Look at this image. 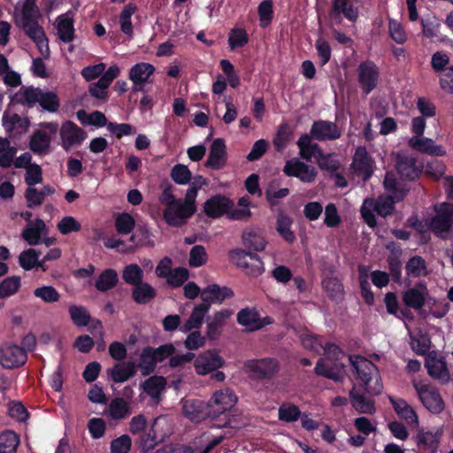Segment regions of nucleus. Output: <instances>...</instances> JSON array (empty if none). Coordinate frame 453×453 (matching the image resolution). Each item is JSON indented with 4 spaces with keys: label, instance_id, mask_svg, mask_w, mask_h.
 <instances>
[{
    "label": "nucleus",
    "instance_id": "obj_36",
    "mask_svg": "<svg viewBox=\"0 0 453 453\" xmlns=\"http://www.w3.org/2000/svg\"><path fill=\"white\" fill-rule=\"evenodd\" d=\"M51 143V136L44 130H35L30 137L29 149L38 155L47 154Z\"/></svg>",
    "mask_w": 453,
    "mask_h": 453
},
{
    "label": "nucleus",
    "instance_id": "obj_62",
    "mask_svg": "<svg viewBox=\"0 0 453 453\" xmlns=\"http://www.w3.org/2000/svg\"><path fill=\"white\" fill-rule=\"evenodd\" d=\"M172 180L180 185H186L191 180V172L185 165H175L171 171Z\"/></svg>",
    "mask_w": 453,
    "mask_h": 453
},
{
    "label": "nucleus",
    "instance_id": "obj_49",
    "mask_svg": "<svg viewBox=\"0 0 453 453\" xmlns=\"http://www.w3.org/2000/svg\"><path fill=\"white\" fill-rule=\"evenodd\" d=\"M259 312L256 309L244 308L237 313L238 324L246 326L250 331H255L258 322Z\"/></svg>",
    "mask_w": 453,
    "mask_h": 453
},
{
    "label": "nucleus",
    "instance_id": "obj_31",
    "mask_svg": "<svg viewBox=\"0 0 453 453\" xmlns=\"http://www.w3.org/2000/svg\"><path fill=\"white\" fill-rule=\"evenodd\" d=\"M343 367L344 365L339 367L336 364L329 365L326 363L324 358H319L316 363L313 372L318 376L326 378L334 382H342L344 379L342 372V368Z\"/></svg>",
    "mask_w": 453,
    "mask_h": 453
},
{
    "label": "nucleus",
    "instance_id": "obj_44",
    "mask_svg": "<svg viewBox=\"0 0 453 453\" xmlns=\"http://www.w3.org/2000/svg\"><path fill=\"white\" fill-rule=\"evenodd\" d=\"M136 11V4L134 3H128L125 5L119 15L120 30L128 37H132L134 34L131 18Z\"/></svg>",
    "mask_w": 453,
    "mask_h": 453
},
{
    "label": "nucleus",
    "instance_id": "obj_55",
    "mask_svg": "<svg viewBox=\"0 0 453 453\" xmlns=\"http://www.w3.org/2000/svg\"><path fill=\"white\" fill-rule=\"evenodd\" d=\"M405 270L408 275L413 277H419L426 274V260L420 256H414L411 257L405 265Z\"/></svg>",
    "mask_w": 453,
    "mask_h": 453
},
{
    "label": "nucleus",
    "instance_id": "obj_35",
    "mask_svg": "<svg viewBox=\"0 0 453 453\" xmlns=\"http://www.w3.org/2000/svg\"><path fill=\"white\" fill-rule=\"evenodd\" d=\"M388 399L394 411L401 418L405 419L411 425L418 424V418L416 411L405 400L402 398L395 399L393 396H389Z\"/></svg>",
    "mask_w": 453,
    "mask_h": 453
},
{
    "label": "nucleus",
    "instance_id": "obj_63",
    "mask_svg": "<svg viewBox=\"0 0 453 453\" xmlns=\"http://www.w3.org/2000/svg\"><path fill=\"white\" fill-rule=\"evenodd\" d=\"M189 276L188 269L184 267H176L166 278L167 284L173 288H179L188 280Z\"/></svg>",
    "mask_w": 453,
    "mask_h": 453
},
{
    "label": "nucleus",
    "instance_id": "obj_48",
    "mask_svg": "<svg viewBox=\"0 0 453 453\" xmlns=\"http://www.w3.org/2000/svg\"><path fill=\"white\" fill-rule=\"evenodd\" d=\"M165 384L166 381L163 376H151L143 382L142 388L147 395L152 398H157L160 395Z\"/></svg>",
    "mask_w": 453,
    "mask_h": 453
},
{
    "label": "nucleus",
    "instance_id": "obj_64",
    "mask_svg": "<svg viewBox=\"0 0 453 453\" xmlns=\"http://www.w3.org/2000/svg\"><path fill=\"white\" fill-rule=\"evenodd\" d=\"M57 228L60 234L66 235L72 232H79L81 225L73 217L65 216L58 223Z\"/></svg>",
    "mask_w": 453,
    "mask_h": 453
},
{
    "label": "nucleus",
    "instance_id": "obj_4",
    "mask_svg": "<svg viewBox=\"0 0 453 453\" xmlns=\"http://www.w3.org/2000/svg\"><path fill=\"white\" fill-rule=\"evenodd\" d=\"M434 211V215L427 220L426 225L437 237L445 238L444 234L453 229V203H435Z\"/></svg>",
    "mask_w": 453,
    "mask_h": 453
},
{
    "label": "nucleus",
    "instance_id": "obj_42",
    "mask_svg": "<svg viewBox=\"0 0 453 453\" xmlns=\"http://www.w3.org/2000/svg\"><path fill=\"white\" fill-rule=\"evenodd\" d=\"M368 202L369 206L382 218L391 215L395 209V201L391 196H379L375 201L368 200Z\"/></svg>",
    "mask_w": 453,
    "mask_h": 453
},
{
    "label": "nucleus",
    "instance_id": "obj_11",
    "mask_svg": "<svg viewBox=\"0 0 453 453\" xmlns=\"http://www.w3.org/2000/svg\"><path fill=\"white\" fill-rule=\"evenodd\" d=\"M182 413L185 418L195 423L209 419L212 426V414L208 402L200 399H187L182 401Z\"/></svg>",
    "mask_w": 453,
    "mask_h": 453
},
{
    "label": "nucleus",
    "instance_id": "obj_22",
    "mask_svg": "<svg viewBox=\"0 0 453 453\" xmlns=\"http://www.w3.org/2000/svg\"><path fill=\"white\" fill-rule=\"evenodd\" d=\"M227 160L226 147L222 138L215 139L210 148L204 166L212 170L222 169Z\"/></svg>",
    "mask_w": 453,
    "mask_h": 453
},
{
    "label": "nucleus",
    "instance_id": "obj_26",
    "mask_svg": "<svg viewBox=\"0 0 453 453\" xmlns=\"http://www.w3.org/2000/svg\"><path fill=\"white\" fill-rule=\"evenodd\" d=\"M349 396L351 406L358 413L373 414L376 411L374 400L360 393L355 385L350 389Z\"/></svg>",
    "mask_w": 453,
    "mask_h": 453
},
{
    "label": "nucleus",
    "instance_id": "obj_21",
    "mask_svg": "<svg viewBox=\"0 0 453 453\" xmlns=\"http://www.w3.org/2000/svg\"><path fill=\"white\" fill-rule=\"evenodd\" d=\"M395 168L401 179L404 180L413 181L421 173V168L417 165L416 158L405 154H397Z\"/></svg>",
    "mask_w": 453,
    "mask_h": 453
},
{
    "label": "nucleus",
    "instance_id": "obj_52",
    "mask_svg": "<svg viewBox=\"0 0 453 453\" xmlns=\"http://www.w3.org/2000/svg\"><path fill=\"white\" fill-rule=\"evenodd\" d=\"M292 223L293 220L288 216L280 215L277 219V232L288 243H292L296 240V235L291 230Z\"/></svg>",
    "mask_w": 453,
    "mask_h": 453
},
{
    "label": "nucleus",
    "instance_id": "obj_50",
    "mask_svg": "<svg viewBox=\"0 0 453 453\" xmlns=\"http://www.w3.org/2000/svg\"><path fill=\"white\" fill-rule=\"evenodd\" d=\"M229 316L227 311H218L215 313L213 319L207 324V337L210 340H216L221 334L224 320Z\"/></svg>",
    "mask_w": 453,
    "mask_h": 453
},
{
    "label": "nucleus",
    "instance_id": "obj_59",
    "mask_svg": "<svg viewBox=\"0 0 453 453\" xmlns=\"http://www.w3.org/2000/svg\"><path fill=\"white\" fill-rule=\"evenodd\" d=\"M249 42V35L243 28H233L228 35V44L231 50L245 46Z\"/></svg>",
    "mask_w": 453,
    "mask_h": 453
},
{
    "label": "nucleus",
    "instance_id": "obj_47",
    "mask_svg": "<svg viewBox=\"0 0 453 453\" xmlns=\"http://www.w3.org/2000/svg\"><path fill=\"white\" fill-rule=\"evenodd\" d=\"M157 361L154 357L152 347H145L141 353L139 367L142 375L148 376L152 373L157 366Z\"/></svg>",
    "mask_w": 453,
    "mask_h": 453
},
{
    "label": "nucleus",
    "instance_id": "obj_3",
    "mask_svg": "<svg viewBox=\"0 0 453 453\" xmlns=\"http://www.w3.org/2000/svg\"><path fill=\"white\" fill-rule=\"evenodd\" d=\"M12 101L16 104L33 108L36 104L46 111L57 112L60 107V101L58 95L53 91H42L40 88L22 87L16 93Z\"/></svg>",
    "mask_w": 453,
    "mask_h": 453
},
{
    "label": "nucleus",
    "instance_id": "obj_12",
    "mask_svg": "<svg viewBox=\"0 0 453 453\" xmlns=\"http://www.w3.org/2000/svg\"><path fill=\"white\" fill-rule=\"evenodd\" d=\"M425 367L428 375L441 384H447L450 380V373L448 368L446 358L438 357L435 351L428 353L425 360Z\"/></svg>",
    "mask_w": 453,
    "mask_h": 453
},
{
    "label": "nucleus",
    "instance_id": "obj_32",
    "mask_svg": "<svg viewBox=\"0 0 453 453\" xmlns=\"http://www.w3.org/2000/svg\"><path fill=\"white\" fill-rule=\"evenodd\" d=\"M441 436V432L439 430L435 432L420 430L417 434L416 443L420 450L436 453Z\"/></svg>",
    "mask_w": 453,
    "mask_h": 453
},
{
    "label": "nucleus",
    "instance_id": "obj_61",
    "mask_svg": "<svg viewBox=\"0 0 453 453\" xmlns=\"http://www.w3.org/2000/svg\"><path fill=\"white\" fill-rule=\"evenodd\" d=\"M208 255L203 245H195L189 252L188 264L191 267H200L206 264Z\"/></svg>",
    "mask_w": 453,
    "mask_h": 453
},
{
    "label": "nucleus",
    "instance_id": "obj_19",
    "mask_svg": "<svg viewBox=\"0 0 453 453\" xmlns=\"http://www.w3.org/2000/svg\"><path fill=\"white\" fill-rule=\"evenodd\" d=\"M225 361L216 350H207L196 357L194 362L196 372L206 375L222 367Z\"/></svg>",
    "mask_w": 453,
    "mask_h": 453
},
{
    "label": "nucleus",
    "instance_id": "obj_54",
    "mask_svg": "<svg viewBox=\"0 0 453 453\" xmlns=\"http://www.w3.org/2000/svg\"><path fill=\"white\" fill-rule=\"evenodd\" d=\"M292 136V132L288 124H280L278 127L277 133L273 140V146L278 152H281L289 142Z\"/></svg>",
    "mask_w": 453,
    "mask_h": 453
},
{
    "label": "nucleus",
    "instance_id": "obj_27",
    "mask_svg": "<svg viewBox=\"0 0 453 453\" xmlns=\"http://www.w3.org/2000/svg\"><path fill=\"white\" fill-rule=\"evenodd\" d=\"M198 190L189 186L188 188L185 199L180 198L179 203V218L181 219V226L185 225L188 219H190L196 211V198Z\"/></svg>",
    "mask_w": 453,
    "mask_h": 453
},
{
    "label": "nucleus",
    "instance_id": "obj_5",
    "mask_svg": "<svg viewBox=\"0 0 453 453\" xmlns=\"http://www.w3.org/2000/svg\"><path fill=\"white\" fill-rule=\"evenodd\" d=\"M161 193L158 196V202L165 205L163 211V219L165 223L173 227L181 226V219L179 218V203L180 198H177L174 194V187L166 182L161 184Z\"/></svg>",
    "mask_w": 453,
    "mask_h": 453
},
{
    "label": "nucleus",
    "instance_id": "obj_33",
    "mask_svg": "<svg viewBox=\"0 0 453 453\" xmlns=\"http://www.w3.org/2000/svg\"><path fill=\"white\" fill-rule=\"evenodd\" d=\"M57 21L58 38L65 43L71 42L74 38V20L71 12L59 15Z\"/></svg>",
    "mask_w": 453,
    "mask_h": 453
},
{
    "label": "nucleus",
    "instance_id": "obj_6",
    "mask_svg": "<svg viewBox=\"0 0 453 453\" xmlns=\"http://www.w3.org/2000/svg\"><path fill=\"white\" fill-rule=\"evenodd\" d=\"M231 261L244 273L252 277L260 276L264 271V263L260 257L255 252L246 251L242 249H235L230 251Z\"/></svg>",
    "mask_w": 453,
    "mask_h": 453
},
{
    "label": "nucleus",
    "instance_id": "obj_30",
    "mask_svg": "<svg viewBox=\"0 0 453 453\" xmlns=\"http://www.w3.org/2000/svg\"><path fill=\"white\" fill-rule=\"evenodd\" d=\"M210 308L211 304L207 303L196 305L188 320L181 326L180 331L188 333L193 329H199Z\"/></svg>",
    "mask_w": 453,
    "mask_h": 453
},
{
    "label": "nucleus",
    "instance_id": "obj_1",
    "mask_svg": "<svg viewBox=\"0 0 453 453\" xmlns=\"http://www.w3.org/2000/svg\"><path fill=\"white\" fill-rule=\"evenodd\" d=\"M234 392L228 388L217 390L208 401L212 414V426L218 428L240 429L242 424L235 418H230L229 412L237 403Z\"/></svg>",
    "mask_w": 453,
    "mask_h": 453
},
{
    "label": "nucleus",
    "instance_id": "obj_9",
    "mask_svg": "<svg viewBox=\"0 0 453 453\" xmlns=\"http://www.w3.org/2000/svg\"><path fill=\"white\" fill-rule=\"evenodd\" d=\"M413 388L423 406L431 413L440 414L443 411L445 403L435 387L430 384L414 381Z\"/></svg>",
    "mask_w": 453,
    "mask_h": 453
},
{
    "label": "nucleus",
    "instance_id": "obj_14",
    "mask_svg": "<svg viewBox=\"0 0 453 453\" xmlns=\"http://www.w3.org/2000/svg\"><path fill=\"white\" fill-rule=\"evenodd\" d=\"M27 359L26 350L18 345H3L0 347V365L6 369L18 368Z\"/></svg>",
    "mask_w": 453,
    "mask_h": 453
},
{
    "label": "nucleus",
    "instance_id": "obj_43",
    "mask_svg": "<svg viewBox=\"0 0 453 453\" xmlns=\"http://www.w3.org/2000/svg\"><path fill=\"white\" fill-rule=\"evenodd\" d=\"M19 443V436L14 431L4 430L0 434V453H16Z\"/></svg>",
    "mask_w": 453,
    "mask_h": 453
},
{
    "label": "nucleus",
    "instance_id": "obj_51",
    "mask_svg": "<svg viewBox=\"0 0 453 453\" xmlns=\"http://www.w3.org/2000/svg\"><path fill=\"white\" fill-rule=\"evenodd\" d=\"M114 226L118 234H129L135 227V220L131 214L122 212L115 218Z\"/></svg>",
    "mask_w": 453,
    "mask_h": 453
},
{
    "label": "nucleus",
    "instance_id": "obj_56",
    "mask_svg": "<svg viewBox=\"0 0 453 453\" xmlns=\"http://www.w3.org/2000/svg\"><path fill=\"white\" fill-rule=\"evenodd\" d=\"M301 414L299 407L291 403H283L278 410L279 419L287 423L298 420Z\"/></svg>",
    "mask_w": 453,
    "mask_h": 453
},
{
    "label": "nucleus",
    "instance_id": "obj_15",
    "mask_svg": "<svg viewBox=\"0 0 453 453\" xmlns=\"http://www.w3.org/2000/svg\"><path fill=\"white\" fill-rule=\"evenodd\" d=\"M59 134L62 142L61 145L65 151L70 150L74 146L81 145L87 136L86 132L71 120L62 123Z\"/></svg>",
    "mask_w": 453,
    "mask_h": 453
},
{
    "label": "nucleus",
    "instance_id": "obj_41",
    "mask_svg": "<svg viewBox=\"0 0 453 453\" xmlns=\"http://www.w3.org/2000/svg\"><path fill=\"white\" fill-rule=\"evenodd\" d=\"M322 288L332 301L339 302L342 300L344 296V288L339 279L335 277L324 279L322 280Z\"/></svg>",
    "mask_w": 453,
    "mask_h": 453
},
{
    "label": "nucleus",
    "instance_id": "obj_45",
    "mask_svg": "<svg viewBox=\"0 0 453 453\" xmlns=\"http://www.w3.org/2000/svg\"><path fill=\"white\" fill-rule=\"evenodd\" d=\"M144 277L143 270L137 264H130L122 271L123 280L133 287L142 282Z\"/></svg>",
    "mask_w": 453,
    "mask_h": 453
},
{
    "label": "nucleus",
    "instance_id": "obj_38",
    "mask_svg": "<svg viewBox=\"0 0 453 453\" xmlns=\"http://www.w3.org/2000/svg\"><path fill=\"white\" fill-rule=\"evenodd\" d=\"M157 296L156 289L147 282H141L133 287L131 296L138 304H147Z\"/></svg>",
    "mask_w": 453,
    "mask_h": 453
},
{
    "label": "nucleus",
    "instance_id": "obj_60",
    "mask_svg": "<svg viewBox=\"0 0 453 453\" xmlns=\"http://www.w3.org/2000/svg\"><path fill=\"white\" fill-rule=\"evenodd\" d=\"M69 314L77 326H86L89 323L90 315L87 310L82 306L72 305L69 307Z\"/></svg>",
    "mask_w": 453,
    "mask_h": 453
},
{
    "label": "nucleus",
    "instance_id": "obj_7",
    "mask_svg": "<svg viewBox=\"0 0 453 453\" xmlns=\"http://www.w3.org/2000/svg\"><path fill=\"white\" fill-rule=\"evenodd\" d=\"M244 368L252 380H272L280 371V363L273 357L250 359L244 363Z\"/></svg>",
    "mask_w": 453,
    "mask_h": 453
},
{
    "label": "nucleus",
    "instance_id": "obj_58",
    "mask_svg": "<svg viewBox=\"0 0 453 453\" xmlns=\"http://www.w3.org/2000/svg\"><path fill=\"white\" fill-rule=\"evenodd\" d=\"M40 255L41 252L35 249L25 250L19 256V264L24 270L30 271L36 266Z\"/></svg>",
    "mask_w": 453,
    "mask_h": 453
},
{
    "label": "nucleus",
    "instance_id": "obj_16",
    "mask_svg": "<svg viewBox=\"0 0 453 453\" xmlns=\"http://www.w3.org/2000/svg\"><path fill=\"white\" fill-rule=\"evenodd\" d=\"M328 16L336 23H341L342 17L350 22H356L359 13L351 0H332Z\"/></svg>",
    "mask_w": 453,
    "mask_h": 453
},
{
    "label": "nucleus",
    "instance_id": "obj_40",
    "mask_svg": "<svg viewBox=\"0 0 453 453\" xmlns=\"http://www.w3.org/2000/svg\"><path fill=\"white\" fill-rule=\"evenodd\" d=\"M119 281L118 273L114 269L104 270L95 282V288L100 292H106L117 285Z\"/></svg>",
    "mask_w": 453,
    "mask_h": 453
},
{
    "label": "nucleus",
    "instance_id": "obj_39",
    "mask_svg": "<svg viewBox=\"0 0 453 453\" xmlns=\"http://www.w3.org/2000/svg\"><path fill=\"white\" fill-rule=\"evenodd\" d=\"M45 229L46 225L44 221L41 219H36L34 226L23 229L21 236L28 245L35 246L41 242V236Z\"/></svg>",
    "mask_w": 453,
    "mask_h": 453
},
{
    "label": "nucleus",
    "instance_id": "obj_25",
    "mask_svg": "<svg viewBox=\"0 0 453 453\" xmlns=\"http://www.w3.org/2000/svg\"><path fill=\"white\" fill-rule=\"evenodd\" d=\"M234 296V291L228 287H219L218 284H211L204 288L201 292L203 303H221L226 298Z\"/></svg>",
    "mask_w": 453,
    "mask_h": 453
},
{
    "label": "nucleus",
    "instance_id": "obj_8",
    "mask_svg": "<svg viewBox=\"0 0 453 453\" xmlns=\"http://www.w3.org/2000/svg\"><path fill=\"white\" fill-rule=\"evenodd\" d=\"M38 15L39 12H21L20 17L16 18L15 23L23 29L24 33L38 48L43 44L48 48V39L45 32L37 21Z\"/></svg>",
    "mask_w": 453,
    "mask_h": 453
},
{
    "label": "nucleus",
    "instance_id": "obj_2",
    "mask_svg": "<svg viewBox=\"0 0 453 453\" xmlns=\"http://www.w3.org/2000/svg\"><path fill=\"white\" fill-rule=\"evenodd\" d=\"M349 361L365 392L372 396L380 395L383 384L376 365L360 355H349Z\"/></svg>",
    "mask_w": 453,
    "mask_h": 453
},
{
    "label": "nucleus",
    "instance_id": "obj_57",
    "mask_svg": "<svg viewBox=\"0 0 453 453\" xmlns=\"http://www.w3.org/2000/svg\"><path fill=\"white\" fill-rule=\"evenodd\" d=\"M260 27H267L273 19V4L272 0L262 1L257 7Z\"/></svg>",
    "mask_w": 453,
    "mask_h": 453
},
{
    "label": "nucleus",
    "instance_id": "obj_23",
    "mask_svg": "<svg viewBox=\"0 0 453 453\" xmlns=\"http://www.w3.org/2000/svg\"><path fill=\"white\" fill-rule=\"evenodd\" d=\"M427 296L426 284L418 282L413 288H410L403 293V302L408 308L420 310L424 307Z\"/></svg>",
    "mask_w": 453,
    "mask_h": 453
},
{
    "label": "nucleus",
    "instance_id": "obj_13",
    "mask_svg": "<svg viewBox=\"0 0 453 453\" xmlns=\"http://www.w3.org/2000/svg\"><path fill=\"white\" fill-rule=\"evenodd\" d=\"M155 71V66L150 63L139 62L134 65L128 73V78L133 82V91L144 92V86L152 83L150 78L154 75Z\"/></svg>",
    "mask_w": 453,
    "mask_h": 453
},
{
    "label": "nucleus",
    "instance_id": "obj_24",
    "mask_svg": "<svg viewBox=\"0 0 453 453\" xmlns=\"http://www.w3.org/2000/svg\"><path fill=\"white\" fill-rule=\"evenodd\" d=\"M233 206L234 203L228 197L216 195L204 203L203 210L209 218L217 219L227 214Z\"/></svg>",
    "mask_w": 453,
    "mask_h": 453
},
{
    "label": "nucleus",
    "instance_id": "obj_46",
    "mask_svg": "<svg viewBox=\"0 0 453 453\" xmlns=\"http://www.w3.org/2000/svg\"><path fill=\"white\" fill-rule=\"evenodd\" d=\"M108 411L112 419H123L130 413V407L124 398L116 397L111 401Z\"/></svg>",
    "mask_w": 453,
    "mask_h": 453
},
{
    "label": "nucleus",
    "instance_id": "obj_29",
    "mask_svg": "<svg viewBox=\"0 0 453 453\" xmlns=\"http://www.w3.org/2000/svg\"><path fill=\"white\" fill-rule=\"evenodd\" d=\"M2 122L5 131L10 134L13 132L22 134L27 131L30 125L27 118H22L18 113L10 115L7 111L4 113Z\"/></svg>",
    "mask_w": 453,
    "mask_h": 453
},
{
    "label": "nucleus",
    "instance_id": "obj_37",
    "mask_svg": "<svg viewBox=\"0 0 453 453\" xmlns=\"http://www.w3.org/2000/svg\"><path fill=\"white\" fill-rule=\"evenodd\" d=\"M242 242L250 251H262L265 249L267 244L262 233L255 229H246L243 231Z\"/></svg>",
    "mask_w": 453,
    "mask_h": 453
},
{
    "label": "nucleus",
    "instance_id": "obj_53",
    "mask_svg": "<svg viewBox=\"0 0 453 453\" xmlns=\"http://www.w3.org/2000/svg\"><path fill=\"white\" fill-rule=\"evenodd\" d=\"M21 286V278L19 276H9L0 282V291L2 299L8 298L15 295Z\"/></svg>",
    "mask_w": 453,
    "mask_h": 453
},
{
    "label": "nucleus",
    "instance_id": "obj_20",
    "mask_svg": "<svg viewBox=\"0 0 453 453\" xmlns=\"http://www.w3.org/2000/svg\"><path fill=\"white\" fill-rule=\"evenodd\" d=\"M311 135L313 139L319 142L333 141L341 137L342 131L336 123L320 119L313 122L311 128Z\"/></svg>",
    "mask_w": 453,
    "mask_h": 453
},
{
    "label": "nucleus",
    "instance_id": "obj_34",
    "mask_svg": "<svg viewBox=\"0 0 453 453\" xmlns=\"http://www.w3.org/2000/svg\"><path fill=\"white\" fill-rule=\"evenodd\" d=\"M110 378L116 383L125 382L136 373V366L134 362L119 363L107 371Z\"/></svg>",
    "mask_w": 453,
    "mask_h": 453
},
{
    "label": "nucleus",
    "instance_id": "obj_18",
    "mask_svg": "<svg viewBox=\"0 0 453 453\" xmlns=\"http://www.w3.org/2000/svg\"><path fill=\"white\" fill-rule=\"evenodd\" d=\"M373 163L365 146H358L356 149L351 166L365 181L368 180L373 173Z\"/></svg>",
    "mask_w": 453,
    "mask_h": 453
},
{
    "label": "nucleus",
    "instance_id": "obj_28",
    "mask_svg": "<svg viewBox=\"0 0 453 453\" xmlns=\"http://www.w3.org/2000/svg\"><path fill=\"white\" fill-rule=\"evenodd\" d=\"M408 145L417 151L430 156H443L445 154L441 146L436 145L432 139L426 137L412 136L408 141Z\"/></svg>",
    "mask_w": 453,
    "mask_h": 453
},
{
    "label": "nucleus",
    "instance_id": "obj_10",
    "mask_svg": "<svg viewBox=\"0 0 453 453\" xmlns=\"http://www.w3.org/2000/svg\"><path fill=\"white\" fill-rule=\"evenodd\" d=\"M379 77L380 70L373 61L366 60L358 65L357 80L360 88L365 96L376 88Z\"/></svg>",
    "mask_w": 453,
    "mask_h": 453
},
{
    "label": "nucleus",
    "instance_id": "obj_17",
    "mask_svg": "<svg viewBox=\"0 0 453 453\" xmlns=\"http://www.w3.org/2000/svg\"><path fill=\"white\" fill-rule=\"evenodd\" d=\"M146 426L147 420L142 414L133 417L129 423V431L133 434H141L138 443L144 452L153 449L157 443L156 436L151 435L150 432L144 434Z\"/></svg>",
    "mask_w": 453,
    "mask_h": 453
}]
</instances>
